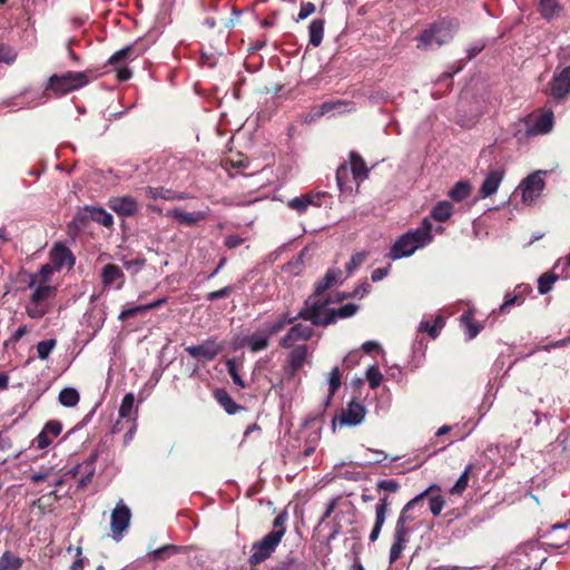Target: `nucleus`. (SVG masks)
<instances>
[{"label":"nucleus","mask_w":570,"mask_h":570,"mask_svg":"<svg viewBox=\"0 0 570 570\" xmlns=\"http://www.w3.org/2000/svg\"><path fill=\"white\" fill-rule=\"evenodd\" d=\"M333 301L331 297L324 299H314L308 296L304 306L297 313V320L309 321L313 326H323L335 324L340 318H348L354 316L360 309L354 303L345 304L338 308H327Z\"/></svg>","instance_id":"nucleus-1"},{"label":"nucleus","mask_w":570,"mask_h":570,"mask_svg":"<svg viewBox=\"0 0 570 570\" xmlns=\"http://www.w3.org/2000/svg\"><path fill=\"white\" fill-rule=\"evenodd\" d=\"M287 520L288 513L286 511L278 513L273 520L272 531L252 544V553L248 558V564L252 570H256L261 563L269 559L276 551L286 533Z\"/></svg>","instance_id":"nucleus-2"},{"label":"nucleus","mask_w":570,"mask_h":570,"mask_svg":"<svg viewBox=\"0 0 570 570\" xmlns=\"http://www.w3.org/2000/svg\"><path fill=\"white\" fill-rule=\"evenodd\" d=\"M432 239V223L429 217H425L417 228L411 229L397 237L391 247L389 257L395 261L411 256L416 249L431 243Z\"/></svg>","instance_id":"nucleus-3"},{"label":"nucleus","mask_w":570,"mask_h":570,"mask_svg":"<svg viewBox=\"0 0 570 570\" xmlns=\"http://www.w3.org/2000/svg\"><path fill=\"white\" fill-rule=\"evenodd\" d=\"M295 321H297V316L291 317L287 313L282 314L277 320L265 323L263 327L245 336L240 342V346L248 347L253 353L264 351L269 346V338L272 336L278 334L286 325H291Z\"/></svg>","instance_id":"nucleus-4"},{"label":"nucleus","mask_w":570,"mask_h":570,"mask_svg":"<svg viewBox=\"0 0 570 570\" xmlns=\"http://www.w3.org/2000/svg\"><path fill=\"white\" fill-rule=\"evenodd\" d=\"M552 79L544 90L554 102L563 101L570 92V51L562 49Z\"/></svg>","instance_id":"nucleus-5"},{"label":"nucleus","mask_w":570,"mask_h":570,"mask_svg":"<svg viewBox=\"0 0 570 570\" xmlns=\"http://www.w3.org/2000/svg\"><path fill=\"white\" fill-rule=\"evenodd\" d=\"M459 20L455 18H444L424 29L417 37V48L428 50L433 43L442 46L449 42L459 29Z\"/></svg>","instance_id":"nucleus-6"},{"label":"nucleus","mask_w":570,"mask_h":570,"mask_svg":"<svg viewBox=\"0 0 570 570\" xmlns=\"http://www.w3.org/2000/svg\"><path fill=\"white\" fill-rule=\"evenodd\" d=\"M89 82L87 71H67L63 75H52L48 79L43 96L46 98L62 97L73 90H77Z\"/></svg>","instance_id":"nucleus-7"},{"label":"nucleus","mask_w":570,"mask_h":570,"mask_svg":"<svg viewBox=\"0 0 570 570\" xmlns=\"http://www.w3.org/2000/svg\"><path fill=\"white\" fill-rule=\"evenodd\" d=\"M33 292L30 302L26 306L27 315L32 320L43 317L51 309L50 301L57 295V288L49 284H39L32 287Z\"/></svg>","instance_id":"nucleus-8"},{"label":"nucleus","mask_w":570,"mask_h":570,"mask_svg":"<svg viewBox=\"0 0 570 570\" xmlns=\"http://www.w3.org/2000/svg\"><path fill=\"white\" fill-rule=\"evenodd\" d=\"M224 350L223 343L217 342L215 337H209L199 345H190L185 351L193 357L202 362L213 361Z\"/></svg>","instance_id":"nucleus-9"},{"label":"nucleus","mask_w":570,"mask_h":570,"mask_svg":"<svg viewBox=\"0 0 570 570\" xmlns=\"http://www.w3.org/2000/svg\"><path fill=\"white\" fill-rule=\"evenodd\" d=\"M553 119L554 116L551 110L538 116L530 115L524 119L527 136L548 134L553 127Z\"/></svg>","instance_id":"nucleus-10"},{"label":"nucleus","mask_w":570,"mask_h":570,"mask_svg":"<svg viewBox=\"0 0 570 570\" xmlns=\"http://www.w3.org/2000/svg\"><path fill=\"white\" fill-rule=\"evenodd\" d=\"M519 188L521 189L522 202L524 204L533 203L544 188L542 173L537 171L529 175L525 179L522 180Z\"/></svg>","instance_id":"nucleus-11"},{"label":"nucleus","mask_w":570,"mask_h":570,"mask_svg":"<svg viewBox=\"0 0 570 570\" xmlns=\"http://www.w3.org/2000/svg\"><path fill=\"white\" fill-rule=\"evenodd\" d=\"M131 512L129 508L122 502H118L111 512L110 530L115 540H120L122 533L127 530L130 523Z\"/></svg>","instance_id":"nucleus-12"},{"label":"nucleus","mask_w":570,"mask_h":570,"mask_svg":"<svg viewBox=\"0 0 570 570\" xmlns=\"http://www.w3.org/2000/svg\"><path fill=\"white\" fill-rule=\"evenodd\" d=\"M279 340L278 345L283 348H291L299 341H309L314 336L313 326L302 323L294 324Z\"/></svg>","instance_id":"nucleus-13"},{"label":"nucleus","mask_w":570,"mask_h":570,"mask_svg":"<svg viewBox=\"0 0 570 570\" xmlns=\"http://www.w3.org/2000/svg\"><path fill=\"white\" fill-rule=\"evenodd\" d=\"M308 355L309 352L307 345L302 344L293 346L287 356L286 365L284 366V370L289 377H294L297 372L302 370L304 364L307 363Z\"/></svg>","instance_id":"nucleus-14"},{"label":"nucleus","mask_w":570,"mask_h":570,"mask_svg":"<svg viewBox=\"0 0 570 570\" xmlns=\"http://www.w3.org/2000/svg\"><path fill=\"white\" fill-rule=\"evenodd\" d=\"M100 279L105 289L114 287L119 291L125 285L126 276L118 265L107 264L101 269Z\"/></svg>","instance_id":"nucleus-15"},{"label":"nucleus","mask_w":570,"mask_h":570,"mask_svg":"<svg viewBox=\"0 0 570 570\" xmlns=\"http://www.w3.org/2000/svg\"><path fill=\"white\" fill-rule=\"evenodd\" d=\"M49 256L50 263L53 265L56 271H60L63 266L71 268L76 262L72 252L63 243H56L51 248Z\"/></svg>","instance_id":"nucleus-16"},{"label":"nucleus","mask_w":570,"mask_h":570,"mask_svg":"<svg viewBox=\"0 0 570 570\" xmlns=\"http://www.w3.org/2000/svg\"><path fill=\"white\" fill-rule=\"evenodd\" d=\"M96 460L97 454L92 453L82 464H79L70 469L65 475L77 478L78 474H81V478L79 480V488H86L92 481V476L95 474Z\"/></svg>","instance_id":"nucleus-17"},{"label":"nucleus","mask_w":570,"mask_h":570,"mask_svg":"<svg viewBox=\"0 0 570 570\" xmlns=\"http://www.w3.org/2000/svg\"><path fill=\"white\" fill-rule=\"evenodd\" d=\"M108 206L119 216L131 217L138 212V203L131 196L111 197Z\"/></svg>","instance_id":"nucleus-18"},{"label":"nucleus","mask_w":570,"mask_h":570,"mask_svg":"<svg viewBox=\"0 0 570 570\" xmlns=\"http://www.w3.org/2000/svg\"><path fill=\"white\" fill-rule=\"evenodd\" d=\"M366 410L364 405L358 402L352 401L347 404L346 409H343L340 416L337 417L341 425H357L365 417Z\"/></svg>","instance_id":"nucleus-19"},{"label":"nucleus","mask_w":570,"mask_h":570,"mask_svg":"<svg viewBox=\"0 0 570 570\" xmlns=\"http://www.w3.org/2000/svg\"><path fill=\"white\" fill-rule=\"evenodd\" d=\"M62 431V424L59 421H48L42 431L35 438L33 444L37 449L43 450L52 443V438H57Z\"/></svg>","instance_id":"nucleus-20"},{"label":"nucleus","mask_w":570,"mask_h":570,"mask_svg":"<svg viewBox=\"0 0 570 570\" xmlns=\"http://www.w3.org/2000/svg\"><path fill=\"white\" fill-rule=\"evenodd\" d=\"M391 505V501L389 499V495H384L380 499L379 503L375 508V522L372 528V531L370 533V541L375 542L381 533L382 527L384 525L386 513L389 510V507Z\"/></svg>","instance_id":"nucleus-21"},{"label":"nucleus","mask_w":570,"mask_h":570,"mask_svg":"<svg viewBox=\"0 0 570 570\" xmlns=\"http://www.w3.org/2000/svg\"><path fill=\"white\" fill-rule=\"evenodd\" d=\"M168 217L176 220L178 224L186 225V226H193L197 223L205 220L207 218L206 212H184L179 208H174L168 212Z\"/></svg>","instance_id":"nucleus-22"},{"label":"nucleus","mask_w":570,"mask_h":570,"mask_svg":"<svg viewBox=\"0 0 570 570\" xmlns=\"http://www.w3.org/2000/svg\"><path fill=\"white\" fill-rule=\"evenodd\" d=\"M340 275H341L340 269H333V268L328 269L325 273L324 277L315 283L314 292L311 296H313L314 299H322L321 296L327 289H330L331 287H333L336 284Z\"/></svg>","instance_id":"nucleus-23"},{"label":"nucleus","mask_w":570,"mask_h":570,"mask_svg":"<svg viewBox=\"0 0 570 570\" xmlns=\"http://www.w3.org/2000/svg\"><path fill=\"white\" fill-rule=\"evenodd\" d=\"M350 161V169L353 176V180L356 181L358 186L368 177V168L364 159L356 151H351Z\"/></svg>","instance_id":"nucleus-24"},{"label":"nucleus","mask_w":570,"mask_h":570,"mask_svg":"<svg viewBox=\"0 0 570 570\" xmlns=\"http://www.w3.org/2000/svg\"><path fill=\"white\" fill-rule=\"evenodd\" d=\"M433 489H434V487H430L429 489H426L425 491H423L422 493H420L419 495H416L415 498L410 500L401 510V513L396 521H402V519H403L404 525H409V523L414 520V517L411 514V511L414 508H416L417 505H420L422 508L423 500L429 495L430 492H432Z\"/></svg>","instance_id":"nucleus-25"},{"label":"nucleus","mask_w":570,"mask_h":570,"mask_svg":"<svg viewBox=\"0 0 570 570\" xmlns=\"http://www.w3.org/2000/svg\"><path fill=\"white\" fill-rule=\"evenodd\" d=\"M502 179L503 171L491 170L479 189V194L481 195V197L485 198L493 195L498 190Z\"/></svg>","instance_id":"nucleus-26"},{"label":"nucleus","mask_w":570,"mask_h":570,"mask_svg":"<svg viewBox=\"0 0 570 570\" xmlns=\"http://www.w3.org/2000/svg\"><path fill=\"white\" fill-rule=\"evenodd\" d=\"M562 10L563 8L559 0H539L538 11L547 21H552L553 19L559 18Z\"/></svg>","instance_id":"nucleus-27"},{"label":"nucleus","mask_w":570,"mask_h":570,"mask_svg":"<svg viewBox=\"0 0 570 570\" xmlns=\"http://www.w3.org/2000/svg\"><path fill=\"white\" fill-rule=\"evenodd\" d=\"M214 399L226 411L227 414L233 415L244 407L237 404L225 389H216L214 391Z\"/></svg>","instance_id":"nucleus-28"},{"label":"nucleus","mask_w":570,"mask_h":570,"mask_svg":"<svg viewBox=\"0 0 570 570\" xmlns=\"http://www.w3.org/2000/svg\"><path fill=\"white\" fill-rule=\"evenodd\" d=\"M146 196L151 198V199H157V198H161V199H166V200H183V199H186L187 196L185 193H175L170 189H166L164 187H147L146 188Z\"/></svg>","instance_id":"nucleus-29"},{"label":"nucleus","mask_w":570,"mask_h":570,"mask_svg":"<svg viewBox=\"0 0 570 570\" xmlns=\"http://www.w3.org/2000/svg\"><path fill=\"white\" fill-rule=\"evenodd\" d=\"M325 29V20L323 18H317L311 21L308 26V38L309 45L314 48H317L322 45Z\"/></svg>","instance_id":"nucleus-30"},{"label":"nucleus","mask_w":570,"mask_h":570,"mask_svg":"<svg viewBox=\"0 0 570 570\" xmlns=\"http://www.w3.org/2000/svg\"><path fill=\"white\" fill-rule=\"evenodd\" d=\"M144 52V49H138L136 45L127 46L118 51H116L108 60L109 65L116 66L122 61L131 59L132 57H138Z\"/></svg>","instance_id":"nucleus-31"},{"label":"nucleus","mask_w":570,"mask_h":570,"mask_svg":"<svg viewBox=\"0 0 570 570\" xmlns=\"http://www.w3.org/2000/svg\"><path fill=\"white\" fill-rule=\"evenodd\" d=\"M320 199L318 195H302L299 197H295L288 202V207L298 212L304 213L308 208V206H321V204L317 202Z\"/></svg>","instance_id":"nucleus-32"},{"label":"nucleus","mask_w":570,"mask_h":570,"mask_svg":"<svg viewBox=\"0 0 570 570\" xmlns=\"http://www.w3.org/2000/svg\"><path fill=\"white\" fill-rule=\"evenodd\" d=\"M453 214V205L448 200L439 202L431 210V217L440 223L446 222Z\"/></svg>","instance_id":"nucleus-33"},{"label":"nucleus","mask_w":570,"mask_h":570,"mask_svg":"<svg viewBox=\"0 0 570 570\" xmlns=\"http://www.w3.org/2000/svg\"><path fill=\"white\" fill-rule=\"evenodd\" d=\"M444 324V318L442 316H436L432 322L422 321L419 326V332L428 333L431 338H436Z\"/></svg>","instance_id":"nucleus-34"},{"label":"nucleus","mask_w":570,"mask_h":570,"mask_svg":"<svg viewBox=\"0 0 570 570\" xmlns=\"http://www.w3.org/2000/svg\"><path fill=\"white\" fill-rule=\"evenodd\" d=\"M472 190V186L469 181H458L449 191V197L454 202H462L466 199Z\"/></svg>","instance_id":"nucleus-35"},{"label":"nucleus","mask_w":570,"mask_h":570,"mask_svg":"<svg viewBox=\"0 0 570 570\" xmlns=\"http://www.w3.org/2000/svg\"><path fill=\"white\" fill-rule=\"evenodd\" d=\"M272 570H307V564L294 556H287L275 564Z\"/></svg>","instance_id":"nucleus-36"},{"label":"nucleus","mask_w":570,"mask_h":570,"mask_svg":"<svg viewBox=\"0 0 570 570\" xmlns=\"http://www.w3.org/2000/svg\"><path fill=\"white\" fill-rule=\"evenodd\" d=\"M53 271L56 269L51 263L42 265L37 274L30 276L29 287L32 288L37 283L48 284Z\"/></svg>","instance_id":"nucleus-37"},{"label":"nucleus","mask_w":570,"mask_h":570,"mask_svg":"<svg viewBox=\"0 0 570 570\" xmlns=\"http://www.w3.org/2000/svg\"><path fill=\"white\" fill-rule=\"evenodd\" d=\"M23 560L11 551H6L0 557V570H18L22 567Z\"/></svg>","instance_id":"nucleus-38"},{"label":"nucleus","mask_w":570,"mask_h":570,"mask_svg":"<svg viewBox=\"0 0 570 570\" xmlns=\"http://www.w3.org/2000/svg\"><path fill=\"white\" fill-rule=\"evenodd\" d=\"M58 400L61 405L72 407L78 404L80 396L76 389L65 387L60 391Z\"/></svg>","instance_id":"nucleus-39"},{"label":"nucleus","mask_w":570,"mask_h":570,"mask_svg":"<svg viewBox=\"0 0 570 570\" xmlns=\"http://www.w3.org/2000/svg\"><path fill=\"white\" fill-rule=\"evenodd\" d=\"M558 278L559 275L553 272L543 273L538 279V292L541 295L548 294Z\"/></svg>","instance_id":"nucleus-40"},{"label":"nucleus","mask_w":570,"mask_h":570,"mask_svg":"<svg viewBox=\"0 0 570 570\" xmlns=\"http://www.w3.org/2000/svg\"><path fill=\"white\" fill-rule=\"evenodd\" d=\"M473 469V465L472 464H468L463 471V473L460 475V478L456 480L455 484L450 489V493L451 494H462L466 488H468V483H469V478H470V473Z\"/></svg>","instance_id":"nucleus-41"},{"label":"nucleus","mask_w":570,"mask_h":570,"mask_svg":"<svg viewBox=\"0 0 570 570\" xmlns=\"http://www.w3.org/2000/svg\"><path fill=\"white\" fill-rule=\"evenodd\" d=\"M179 548L174 544H165L149 553V558L151 561H160L168 559L173 554L177 553Z\"/></svg>","instance_id":"nucleus-42"},{"label":"nucleus","mask_w":570,"mask_h":570,"mask_svg":"<svg viewBox=\"0 0 570 570\" xmlns=\"http://www.w3.org/2000/svg\"><path fill=\"white\" fill-rule=\"evenodd\" d=\"M57 492H58V489H55L53 491L49 492L48 494L33 501V505H37L43 512L46 510L51 511L52 504L60 500V497L58 495Z\"/></svg>","instance_id":"nucleus-43"},{"label":"nucleus","mask_w":570,"mask_h":570,"mask_svg":"<svg viewBox=\"0 0 570 570\" xmlns=\"http://www.w3.org/2000/svg\"><path fill=\"white\" fill-rule=\"evenodd\" d=\"M351 169L347 164H342L336 169V181L341 190L351 189V178H350Z\"/></svg>","instance_id":"nucleus-44"},{"label":"nucleus","mask_w":570,"mask_h":570,"mask_svg":"<svg viewBox=\"0 0 570 570\" xmlns=\"http://www.w3.org/2000/svg\"><path fill=\"white\" fill-rule=\"evenodd\" d=\"M90 217L94 222H97L98 224L105 227H111L114 225L112 216L109 213H107L104 208L92 207Z\"/></svg>","instance_id":"nucleus-45"},{"label":"nucleus","mask_w":570,"mask_h":570,"mask_svg":"<svg viewBox=\"0 0 570 570\" xmlns=\"http://www.w3.org/2000/svg\"><path fill=\"white\" fill-rule=\"evenodd\" d=\"M91 212H92V206L83 207L81 210H79L75 215V217L71 222V225H73L76 228H82V227L87 226V224L90 220H92V218L90 217Z\"/></svg>","instance_id":"nucleus-46"},{"label":"nucleus","mask_w":570,"mask_h":570,"mask_svg":"<svg viewBox=\"0 0 570 570\" xmlns=\"http://www.w3.org/2000/svg\"><path fill=\"white\" fill-rule=\"evenodd\" d=\"M57 341L55 338H49L45 341H40L37 344V353L38 357L42 361L47 360L52 352V350L56 347Z\"/></svg>","instance_id":"nucleus-47"},{"label":"nucleus","mask_w":570,"mask_h":570,"mask_svg":"<svg viewBox=\"0 0 570 570\" xmlns=\"http://www.w3.org/2000/svg\"><path fill=\"white\" fill-rule=\"evenodd\" d=\"M461 322L466 327V333L469 338H474L481 331L482 326L473 321V318L469 314H463L461 316Z\"/></svg>","instance_id":"nucleus-48"},{"label":"nucleus","mask_w":570,"mask_h":570,"mask_svg":"<svg viewBox=\"0 0 570 570\" xmlns=\"http://www.w3.org/2000/svg\"><path fill=\"white\" fill-rule=\"evenodd\" d=\"M411 532V528L409 525H404V520L402 519V521H396L395 523L393 539L409 542Z\"/></svg>","instance_id":"nucleus-49"},{"label":"nucleus","mask_w":570,"mask_h":570,"mask_svg":"<svg viewBox=\"0 0 570 570\" xmlns=\"http://www.w3.org/2000/svg\"><path fill=\"white\" fill-rule=\"evenodd\" d=\"M367 254L365 252H358L352 255L351 259L345 265V271L351 275L356 268H358L366 259Z\"/></svg>","instance_id":"nucleus-50"},{"label":"nucleus","mask_w":570,"mask_h":570,"mask_svg":"<svg viewBox=\"0 0 570 570\" xmlns=\"http://www.w3.org/2000/svg\"><path fill=\"white\" fill-rule=\"evenodd\" d=\"M366 380H367L371 389L374 390V389L379 387L383 380V375L380 372L379 367L370 366L366 371Z\"/></svg>","instance_id":"nucleus-51"},{"label":"nucleus","mask_w":570,"mask_h":570,"mask_svg":"<svg viewBox=\"0 0 570 570\" xmlns=\"http://www.w3.org/2000/svg\"><path fill=\"white\" fill-rule=\"evenodd\" d=\"M135 396L132 393H127L120 404L119 407V416L120 417H129L134 407Z\"/></svg>","instance_id":"nucleus-52"},{"label":"nucleus","mask_w":570,"mask_h":570,"mask_svg":"<svg viewBox=\"0 0 570 570\" xmlns=\"http://www.w3.org/2000/svg\"><path fill=\"white\" fill-rule=\"evenodd\" d=\"M406 543L407 542L393 539V542L390 548V556H389L390 564L395 563L400 559Z\"/></svg>","instance_id":"nucleus-53"},{"label":"nucleus","mask_w":570,"mask_h":570,"mask_svg":"<svg viewBox=\"0 0 570 570\" xmlns=\"http://www.w3.org/2000/svg\"><path fill=\"white\" fill-rule=\"evenodd\" d=\"M228 374L230 375L233 382L239 386L240 389H245L246 384L244 380L238 374L237 365L234 358L227 360L226 362Z\"/></svg>","instance_id":"nucleus-54"},{"label":"nucleus","mask_w":570,"mask_h":570,"mask_svg":"<svg viewBox=\"0 0 570 570\" xmlns=\"http://www.w3.org/2000/svg\"><path fill=\"white\" fill-rule=\"evenodd\" d=\"M445 505V500L442 495H432L429 498V508L434 517L440 515L442 509Z\"/></svg>","instance_id":"nucleus-55"},{"label":"nucleus","mask_w":570,"mask_h":570,"mask_svg":"<svg viewBox=\"0 0 570 570\" xmlns=\"http://www.w3.org/2000/svg\"><path fill=\"white\" fill-rule=\"evenodd\" d=\"M146 262L147 259L145 258V256L139 255L134 259L125 261L124 267L127 271H130L132 274H137L146 265Z\"/></svg>","instance_id":"nucleus-56"},{"label":"nucleus","mask_w":570,"mask_h":570,"mask_svg":"<svg viewBox=\"0 0 570 570\" xmlns=\"http://www.w3.org/2000/svg\"><path fill=\"white\" fill-rule=\"evenodd\" d=\"M341 377H342V374H341L340 368L337 366L334 367L330 373V380H328L330 395H334L336 393V391L340 389Z\"/></svg>","instance_id":"nucleus-57"},{"label":"nucleus","mask_w":570,"mask_h":570,"mask_svg":"<svg viewBox=\"0 0 570 570\" xmlns=\"http://www.w3.org/2000/svg\"><path fill=\"white\" fill-rule=\"evenodd\" d=\"M16 58H17V53L11 47H9L4 43L0 45V62H6V63L10 65V63L14 62Z\"/></svg>","instance_id":"nucleus-58"},{"label":"nucleus","mask_w":570,"mask_h":570,"mask_svg":"<svg viewBox=\"0 0 570 570\" xmlns=\"http://www.w3.org/2000/svg\"><path fill=\"white\" fill-rule=\"evenodd\" d=\"M570 436L564 433H560L556 441L551 444L552 451L559 452V453H566L568 451V443H569Z\"/></svg>","instance_id":"nucleus-59"},{"label":"nucleus","mask_w":570,"mask_h":570,"mask_svg":"<svg viewBox=\"0 0 570 570\" xmlns=\"http://www.w3.org/2000/svg\"><path fill=\"white\" fill-rule=\"evenodd\" d=\"M344 105H345V102L342 101V100L325 101V102H323L322 105L318 106L317 111L315 112V115L317 117L324 116V115L333 111L335 108H337L340 106H344Z\"/></svg>","instance_id":"nucleus-60"},{"label":"nucleus","mask_w":570,"mask_h":570,"mask_svg":"<svg viewBox=\"0 0 570 570\" xmlns=\"http://www.w3.org/2000/svg\"><path fill=\"white\" fill-rule=\"evenodd\" d=\"M234 291V287L233 286H225L220 289H217V291H213V292H209L206 294V299L209 301V302H214L216 299H219V298H225L227 296H229Z\"/></svg>","instance_id":"nucleus-61"},{"label":"nucleus","mask_w":570,"mask_h":570,"mask_svg":"<svg viewBox=\"0 0 570 570\" xmlns=\"http://www.w3.org/2000/svg\"><path fill=\"white\" fill-rule=\"evenodd\" d=\"M377 490H383L389 493H395L400 489V483L395 480L387 479V480H380L376 483Z\"/></svg>","instance_id":"nucleus-62"},{"label":"nucleus","mask_w":570,"mask_h":570,"mask_svg":"<svg viewBox=\"0 0 570 570\" xmlns=\"http://www.w3.org/2000/svg\"><path fill=\"white\" fill-rule=\"evenodd\" d=\"M522 302H523V298L521 297V295L507 294L504 297L503 304L500 306V312L507 313V312H509V308L511 306H513L514 304H521Z\"/></svg>","instance_id":"nucleus-63"},{"label":"nucleus","mask_w":570,"mask_h":570,"mask_svg":"<svg viewBox=\"0 0 570 570\" xmlns=\"http://www.w3.org/2000/svg\"><path fill=\"white\" fill-rule=\"evenodd\" d=\"M315 10H316V7L314 3L309 2V1H302L296 21L306 19L307 17L313 14L315 12Z\"/></svg>","instance_id":"nucleus-64"}]
</instances>
